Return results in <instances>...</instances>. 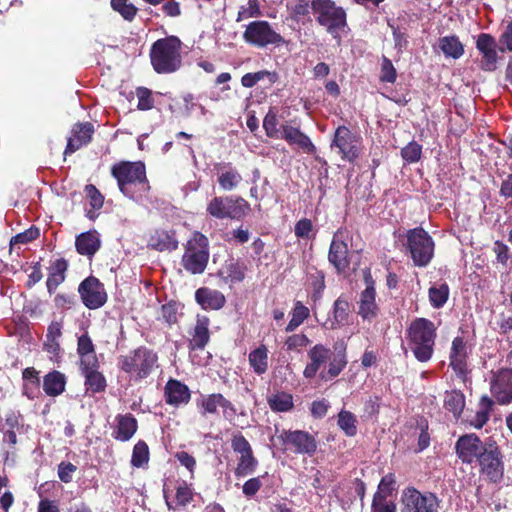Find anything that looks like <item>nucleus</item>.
I'll list each match as a JSON object with an SVG mask.
<instances>
[{
	"label": "nucleus",
	"instance_id": "1",
	"mask_svg": "<svg viewBox=\"0 0 512 512\" xmlns=\"http://www.w3.org/2000/svg\"><path fill=\"white\" fill-rule=\"evenodd\" d=\"M455 453L463 464H477L479 473L493 484L504 478V455L492 437L485 440L475 433L461 435L455 443Z\"/></svg>",
	"mask_w": 512,
	"mask_h": 512
},
{
	"label": "nucleus",
	"instance_id": "2",
	"mask_svg": "<svg viewBox=\"0 0 512 512\" xmlns=\"http://www.w3.org/2000/svg\"><path fill=\"white\" fill-rule=\"evenodd\" d=\"M307 357L309 362L303 370L306 379L315 378L319 372L322 380H332L341 374L348 363L344 342L336 343L333 351L324 344H315L308 350Z\"/></svg>",
	"mask_w": 512,
	"mask_h": 512
},
{
	"label": "nucleus",
	"instance_id": "3",
	"mask_svg": "<svg viewBox=\"0 0 512 512\" xmlns=\"http://www.w3.org/2000/svg\"><path fill=\"white\" fill-rule=\"evenodd\" d=\"M437 327L427 318H415L406 329V340L417 361L426 363L433 357Z\"/></svg>",
	"mask_w": 512,
	"mask_h": 512
},
{
	"label": "nucleus",
	"instance_id": "4",
	"mask_svg": "<svg viewBox=\"0 0 512 512\" xmlns=\"http://www.w3.org/2000/svg\"><path fill=\"white\" fill-rule=\"evenodd\" d=\"M182 42L174 35L156 40L150 48L149 57L154 71L170 74L182 66Z\"/></svg>",
	"mask_w": 512,
	"mask_h": 512
},
{
	"label": "nucleus",
	"instance_id": "5",
	"mask_svg": "<svg viewBox=\"0 0 512 512\" xmlns=\"http://www.w3.org/2000/svg\"><path fill=\"white\" fill-rule=\"evenodd\" d=\"M311 10L317 23L334 39L339 40V32L348 27L346 10L334 0H311Z\"/></svg>",
	"mask_w": 512,
	"mask_h": 512
},
{
	"label": "nucleus",
	"instance_id": "6",
	"mask_svg": "<svg viewBox=\"0 0 512 512\" xmlns=\"http://www.w3.org/2000/svg\"><path fill=\"white\" fill-rule=\"evenodd\" d=\"M118 367L136 380H142L158 367V354L146 346H139L128 354L121 355Z\"/></svg>",
	"mask_w": 512,
	"mask_h": 512
},
{
	"label": "nucleus",
	"instance_id": "7",
	"mask_svg": "<svg viewBox=\"0 0 512 512\" xmlns=\"http://www.w3.org/2000/svg\"><path fill=\"white\" fill-rule=\"evenodd\" d=\"M209 256L208 238L203 233L195 231L184 245L181 265L191 274H202L208 265Z\"/></svg>",
	"mask_w": 512,
	"mask_h": 512
},
{
	"label": "nucleus",
	"instance_id": "8",
	"mask_svg": "<svg viewBox=\"0 0 512 512\" xmlns=\"http://www.w3.org/2000/svg\"><path fill=\"white\" fill-rule=\"evenodd\" d=\"M403 247L417 267H426L434 256V240L422 227L409 229L406 232V242L403 243Z\"/></svg>",
	"mask_w": 512,
	"mask_h": 512
},
{
	"label": "nucleus",
	"instance_id": "9",
	"mask_svg": "<svg viewBox=\"0 0 512 512\" xmlns=\"http://www.w3.org/2000/svg\"><path fill=\"white\" fill-rule=\"evenodd\" d=\"M250 210V204L241 196H214L206 206L207 214L217 220H242Z\"/></svg>",
	"mask_w": 512,
	"mask_h": 512
},
{
	"label": "nucleus",
	"instance_id": "10",
	"mask_svg": "<svg viewBox=\"0 0 512 512\" xmlns=\"http://www.w3.org/2000/svg\"><path fill=\"white\" fill-rule=\"evenodd\" d=\"M111 175L116 179L121 193L132 197L130 185L142 184L148 190L149 184L146 177V167L142 161H120L111 167Z\"/></svg>",
	"mask_w": 512,
	"mask_h": 512
},
{
	"label": "nucleus",
	"instance_id": "11",
	"mask_svg": "<svg viewBox=\"0 0 512 512\" xmlns=\"http://www.w3.org/2000/svg\"><path fill=\"white\" fill-rule=\"evenodd\" d=\"M275 436L284 451L294 454L313 456L318 448L316 437L305 430L276 428Z\"/></svg>",
	"mask_w": 512,
	"mask_h": 512
},
{
	"label": "nucleus",
	"instance_id": "12",
	"mask_svg": "<svg viewBox=\"0 0 512 512\" xmlns=\"http://www.w3.org/2000/svg\"><path fill=\"white\" fill-rule=\"evenodd\" d=\"M243 39L247 44L257 48H265L269 45L281 46L286 43L266 20L250 22L243 32Z\"/></svg>",
	"mask_w": 512,
	"mask_h": 512
},
{
	"label": "nucleus",
	"instance_id": "13",
	"mask_svg": "<svg viewBox=\"0 0 512 512\" xmlns=\"http://www.w3.org/2000/svg\"><path fill=\"white\" fill-rule=\"evenodd\" d=\"M231 448L238 455L237 466L234 470L235 476L241 478L253 474L259 462L254 455L251 444L241 432L232 434Z\"/></svg>",
	"mask_w": 512,
	"mask_h": 512
},
{
	"label": "nucleus",
	"instance_id": "14",
	"mask_svg": "<svg viewBox=\"0 0 512 512\" xmlns=\"http://www.w3.org/2000/svg\"><path fill=\"white\" fill-rule=\"evenodd\" d=\"M401 502V512H438L441 500L433 492L408 487L402 492Z\"/></svg>",
	"mask_w": 512,
	"mask_h": 512
},
{
	"label": "nucleus",
	"instance_id": "15",
	"mask_svg": "<svg viewBox=\"0 0 512 512\" xmlns=\"http://www.w3.org/2000/svg\"><path fill=\"white\" fill-rule=\"evenodd\" d=\"M78 293L84 306L90 310L101 308L108 299L104 284L94 276L81 281Z\"/></svg>",
	"mask_w": 512,
	"mask_h": 512
},
{
	"label": "nucleus",
	"instance_id": "16",
	"mask_svg": "<svg viewBox=\"0 0 512 512\" xmlns=\"http://www.w3.org/2000/svg\"><path fill=\"white\" fill-rule=\"evenodd\" d=\"M360 137L353 133L347 126H339L334 133L332 147H337L341 158L354 162L359 156Z\"/></svg>",
	"mask_w": 512,
	"mask_h": 512
},
{
	"label": "nucleus",
	"instance_id": "17",
	"mask_svg": "<svg viewBox=\"0 0 512 512\" xmlns=\"http://www.w3.org/2000/svg\"><path fill=\"white\" fill-rule=\"evenodd\" d=\"M490 392L499 405L512 402V369L501 368L492 373Z\"/></svg>",
	"mask_w": 512,
	"mask_h": 512
},
{
	"label": "nucleus",
	"instance_id": "18",
	"mask_svg": "<svg viewBox=\"0 0 512 512\" xmlns=\"http://www.w3.org/2000/svg\"><path fill=\"white\" fill-rule=\"evenodd\" d=\"M364 279L366 288L360 294V299L358 301V315L364 321L370 322L378 316L380 309L376 303L375 282L369 271L365 273Z\"/></svg>",
	"mask_w": 512,
	"mask_h": 512
},
{
	"label": "nucleus",
	"instance_id": "19",
	"mask_svg": "<svg viewBox=\"0 0 512 512\" xmlns=\"http://www.w3.org/2000/svg\"><path fill=\"white\" fill-rule=\"evenodd\" d=\"M348 254V245L343 239V231L339 229L333 235L328 252V260L338 274L345 273L349 269Z\"/></svg>",
	"mask_w": 512,
	"mask_h": 512
},
{
	"label": "nucleus",
	"instance_id": "20",
	"mask_svg": "<svg viewBox=\"0 0 512 512\" xmlns=\"http://www.w3.org/2000/svg\"><path fill=\"white\" fill-rule=\"evenodd\" d=\"M94 131V125L91 122L74 124L64 154H73L81 147L88 145L92 141Z\"/></svg>",
	"mask_w": 512,
	"mask_h": 512
},
{
	"label": "nucleus",
	"instance_id": "21",
	"mask_svg": "<svg viewBox=\"0 0 512 512\" xmlns=\"http://www.w3.org/2000/svg\"><path fill=\"white\" fill-rule=\"evenodd\" d=\"M467 359V344L463 337L457 336L452 341L449 355V366L459 378L464 379L468 373Z\"/></svg>",
	"mask_w": 512,
	"mask_h": 512
},
{
	"label": "nucleus",
	"instance_id": "22",
	"mask_svg": "<svg viewBox=\"0 0 512 512\" xmlns=\"http://www.w3.org/2000/svg\"><path fill=\"white\" fill-rule=\"evenodd\" d=\"M476 48L482 54V69L493 71L497 63V43L495 38L488 33H480L477 38Z\"/></svg>",
	"mask_w": 512,
	"mask_h": 512
},
{
	"label": "nucleus",
	"instance_id": "23",
	"mask_svg": "<svg viewBox=\"0 0 512 512\" xmlns=\"http://www.w3.org/2000/svg\"><path fill=\"white\" fill-rule=\"evenodd\" d=\"M164 399L166 404L180 407L189 403L191 392L189 387L177 379H169L164 387Z\"/></svg>",
	"mask_w": 512,
	"mask_h": 512
},
{
	"label": "nucleus",
	"instance_id": "24",
	"mask_svg": "<svg viewBox=\"0 0 512 512\" xmlns=\"http://www.w3.org/2000/svg\"><path fill=\"white\" fill-rule=\"evenodd\" d=\"M81 374L84 376V385L89 395L102 393L106 390L107 381L105 376L99 371V362L91 365L87 362L84 366H80Z\"/></svg>",
	"mask_w": 512,
	"mask_h": 512
},
{
	"label": "nucleus",
	"instance_id": "25",
	"mask_svg": "<svg viewBox=\"0 0 512 512\" xmlns=\"http://www.w3.org/2000/svg\"><path fill=\"white\" fill-rule=\"evenodd\" d=\"M279 139L285 140L290 146H297L305 153L313 154L316 152V147L310 138L299 128L292 125L283 124L281 126V135Z\"/></svg>",
	"mask_w": 512,
	"mask_h": 512
},
{
	"label": "nucleus",
	"instance_id": "26",
	"mask_svg": "<svg viewBox=\"0 0 512 512\" xmlns=\"http://www.w3.org/2000/svg\"><path fill=\"white\" fill-rule=\"evenodd\" d=\"M214 170L217 173V182L223 191H233L239 187L243 178L232 163H216Z\"/></svg>",
	"mask_w": 512,
	"mask_h": 512
},
{
	"label": "nucleus",
	"instance_id": "27",
	"mask_svg": "<svg viewBox=\"0 0 512 512\" xmlns=\"http://www.w3.org/2000/svg\"><path fill=\"white\" fill-rule=\"evenodd\" d=\"M138 430V421L131 413L118 414L115 417V426L112 437L120 442L129 441Z\"/></svg>",
	"mask_w": 512,
	"mask_h": 512
},
{
	"label": "nucleus",
	"instance_id": "28",
	"mask_svg": "<svg viewBox=\"0 0 512 512\" xmlns=\"http://www.w3.org/2000/svg\"><path fill=\"white\" fill-rule=\"evenodd\" d=\"M179 241L175 230L156 229L149 237L147 246L150 249L164 252L174 251L178 248Z\"/></svg>",
	"mask_w": 512,
	"mask_h": 512
},
{
	"label": "nucleus",
	"instance_id": "29",
	"mask_svg": "<svg viewBox=\"0 0 512 512\" xmlns=\"http://www.w3.org/2000/svg\"><path fill=\"white\" fill-rule=\"evenodd\" d=\"M210 319L205 315H197L196 324L190 333L188 348L190 350H204L210 341Z\"/></svg>",
	"mask_w": 512,
	"mask_h": 512
},
{
	"label": "nucleus",
	"instance_id": "30",
	"mask_svg": "<svg viewBox=\"0 0 512 512\" xmlns=\"http://www.w3.org/2000/svg\"><path fill=\"white\" fill-rule=\"evenodd\" d=\"M247 266L241 259L229 258L225 261L218 275L225 283H240L245 279Z\"/></svg>",
	"mask_w": 512,
	"mask_h": 512
},
{
	"label": "nucleus",
	"instance_id": "31",
	"mask_svg": "<svg viewBox=\"0 0 512 512\" xmlns=\"http://www.w3.org/2000/svg\"><path fill=\"white\" fill-rule=\"evenodd\" d=\"M195 300L204 310H219L226 303L225 296L222 292L208 287L197 289L195 292Z\"/></svg>",
	"mask_w": 512,
	"mask_h": 512
},
{
	"label": "nucleus",
	"instance_id": "32",
	"mask_svg": "<svg viewBox=\"0 0 512 512\" xmlns=\"http://www.w3.org/2000/svg\"><path fill=\"white\" fill-rule=\"evenodd\" d=\"M351 304L345 295H340L333 303L332 318L328 319L329 328L337 329L349 323Z\"/></svg>",
	"mask_w": 512,
	"mask_h": 512
},
{
	"label": "nucleus",
	"instance_id": "33",
	"mask_svg": "<svg viewBox=\"0 0 512 512\" xmlns=\"http://www.w3.org/2000/svg\"><path fill=\"white\" fill-rule=\"evenodd\" d=\"M68 266V261L64 258L56 259L51 263L46 280L47 291L50 295L55 293L58 286L65 281Z\"/></svg>",
	"mask_w": 512,
	"mask_h": 512
},
{
	"label": "nucleus",
	"instance_id": "34",
	"mask_svg": "<svg viewBox=\"0 0 512 512\" xmlns=\"http://www.w3.org/2000/svg\"><path fill=\"white\" fill-rule=\"evenodd\" d=\"M67 377L58 370H52L43 377V390L47 396L57 397L66 388Z\"/></svg>",
	"mask_w": 512,
	"mask_h": 512
},
{
	"label": "nucleus",
	"instance_id": "35",
	"mask_svg": "<svg viewBox=\"0 0 512 512\" xmlns=\"http://www.w3.org/2000/svg\"><path fill=\"white\" fill-rule=\"evenodd\" d=\"M100 245V239L96 231L81 233L75 240L76 251L83 256H93L99 250Z\"/></svg>",
	"mask_w": 512,
	"mask_h": 512
},
{
	"label": "nucleus",
	"instance_id": "36",
	"mask_svg": "<svg viewBox=\"0 0 512 512\" xmlns=\"http://www.w3.org/2000/svg\"><path fill=\"white\" fill-rule=\"evenodd\" d=\"M466 406V398L461 390L445 391L443 407L453 414L455 420H459Z\"/></svg>",
	"mask_w": 512,
	"mask_h": 512
},
{
	"label": "nucleus",
	"instance_id": "37",
	"mask_svg": "<svg viewBox=\"0 0 512 512\" xmlns=\"http://www.w3.org/2000/svg\"><path fill=\"white\" fill-rule=\"evenodd\" d=\"M77 354L80 358L79 367L84 366L87 362H89L91 365L97 364L98 359L96 356L95 345L88 332H85L78 337Z\"/></svg>",
	"mask_w": 512,
	"mask_h": 512
},
{
	"label": "nucleus",
	"instance_id": "38",
	"mask_svg": "<svg viewBox=\"0 0 512 512\" xmlns=\"http://www.w3.org/2000/svg\"><path fill=\"white\" fill-rule=\"evenodd\" d=\"M494 404L495 401L491 397L487 395L481 396L478 403V410L470 422L471 426L475 429L483 428L490 419Z\"/></svg>",
	"mask_w": 512,
	"mask_h": 512
},
{
	"label": "nucleus",
	"instance_id": "39",
	"mask_svg": "<svg viewBox=\"0 0 512 512\" xmlns=\"http://www.w3.org/2000/svg\"><path fill=\"white\" fill-rule=\"evenodd\" d=\"M249 365L257 375H262L268 370V349L261 344L248 355Z\"/></svg>",
	"mask_w": 512,
	"mask_h": 512
},
{
	"label": "nucleus",
	"instance_id": "40",
	"mask_svg": "<svg viewBox=\"0 0 512 512\" xmlns=\"http://www.w3.org/2000/svg\"><path fill=\"white\" fill-rule=\"evenodd\" d=\"M439 48L446 57L453 59H459L464 54V45L456 35L441 37Z\"/></svg>",
	"mask_w": 512,
	"mask_h": 512
},
{
	"label": "nucleus",
	"instance_id": "41",
	"mask_svg": "<svg viewBox=\"0 0 512 512\" xmlns=\"http://www.w3.org/2000/svg\"><path fill=\"white\" fill-rule=\"evenodd\" d=\"M267 403L273 412H289L294 408L292 394L284 391L269 396Z\"/></svg>",
	"mask_w": 512,
	"mask_h": 512
},
{
	"label": "nucleus",
	"instance_id": "42",
	"mask_svg": "<svg viewBox=\"0 0 512 512\" xmlns=\"http://www.w3.org/2000/svg\"><path fill=\"white\" fill-rule=\"evenodd\" d=\"M310 316V310L301 301H296L291 311V319L285 327V332L295 331Z\"/></svg>",
	"mask_w": 512,
	"mask_h": 512
},
{
	"label": "nucleus",
	"instance_id": "43",
	"mask_svg": "<svg viewBox=\"0 0 512 512\" xmlns=\"http://www.w3.org/2000/svg\"><path fill=\"white\" fill-rule=\"evenodd\" d=\"M357 424L358 420L351 411L342 409L338 413L337 425L347 437H354L357 434Z\"/></svg>",
	"mask_w": 512,
	"mask_h": 512
},
{
	"label": "nucleus",
	"instance_id": "44",
	"mask_svg": "<svg viewBox=\"0 0 512 512\" xmlns=\"http://www.w3.org/2000/svg\"><path fill=\"white\" fill-rule=\"evenodd\" d=\"M450 289L447 283H442L439 286H431L428 291L429 301L433 308H442L448 298Z\"/></svg>",
	"mask_w": 512,
	"mask_h": 512
},
{
	"label": "nucleus",
	"instance_id": "45",
	"mask_svg": "<svg viewBox=\"0 0 512 512\" xmlns=\"http://www.w3.org/2000/svg\"><path fill=\"white\" fill-rule=\"evenodd\" d=\"M110 5L115 12L128 22H132L138 13V8L129 0H110Z\"/></svg>",
	"mask_w": 512,
	"mask_h": 512
},
{
	"label": "nucleus",
	"instance_id": "46",
	"mask_svg": "<svg viewBox=\"0 0 512 512\" xmlns=\"http://www.w3.org/2000/svg\"><path fill=\"white\" fill-rule=\"evenodd\" d=\"M150 452L147 443L139 440L133 447L131 465L136 468L143 467L149 462Z\"/></svg>",
	"mask_w": 512,
	"mask_h": 512
},
{
	"label": "nucleus",
	"instance_id": "47",
	"mask_svg": "<svg viewBox=\"0 0 512 512\" xmlns=\"http://www.w3.org/2000/svg\"><path fill=\"white\" fill-rule=\"evenodd\" d=\"M389 495L382 492H375L371 503V512H396V503L388 499Z\"/></svg>",
	"mask_w": 512,
	"mask_h": 512
},
{
	"label": "nucleus",
	"instance_id": "48",
	"mask_svg": "<svg viewBox=\"0 0 512 512\" xmlns=\"http://www.w3.org/2000/svg\"><path fill=\"white\" fill-rule=\"evenodd\" d=\"M278 116L274 108H270L263 119V128L266 136L273 139H279L281 130L278 129Z\"/></svg>",
	"mask_w": 512,
	"mask_h": 512
},
{
	"label": "nucleus",
	"instance_id": "49",
	"mask_svg": "<svg viewBox=\"0 0 512 512\" xmlns=\"http://www.w3.org/2000/svg\"><path fill=\"white\" fill-rule=\"evenodd\" d=\"M221 393H212L198 403V407L201 415L206 416L207 414H216L218 407H220Z\"/></svg>",
	"mask_w": 512,
	"mask_h": 512
},
{
	"label": "nucleus",
	"instance_id": "50",
	"mask_svg": "<svg viewBox=\"0 0 512 512\" xmlns=\"http://www.w3.org/2000/svg\"><path fill=\"white\" fill-rule=\"evenodd\" d=\"M311 340L304 333L292 334L284 341V348L288 352H300L310 344Z\"/></svg>",
	"mask_w": 512,
	"mask_h": 512
},
{
	"label": "nucleus",
	"instance_id": "51",
	"mask_svg": "<svg viewBox=\"0 0 512 512\" xmlns=\"http://www.w3.org/2000/svg\"><path fill=\"white\" fill-rule=\"evenodd\" d=\"M310 285L312 287L311 298L317 301L322 297L325 289V275L323 271L315 269V272L310 275Z\"/></svg>",
	"mask_w": 512,
	"mask_h": 512
},
{
	"label": "nucleus",
	"instance_id": "52",
	"mask_svg": "<svg viewBox=\"0 0 512 512\" xmlns=\"http://www.w3.org/2000/svg\"><path fill=\"white\" fill-rule=\"evenodd\" d=\"M422 155V146L416 141L409 142L401 149V156L406 163H416Z\"/></svg>",
	"mask_w": 512,
	"mask_h": 512
},
{
	"label": "nucleus",
	"instance_id": "53",
	"mask_svg": "<svg viewBox=\"0 0 512 512\" xmlns=\"http://www.w3.org/2000/svg\"><path fill=\"white\" fill-rule=\"evenodd\" d=\"M397 79V71L392 61L386 56L382 57L380 81L384 83H394Z\"/></svg>",
	"mask_w": 512,
	"mask_h": 512
},
{
	"label": "nucleus",
	"instance_id": "54",
	"mask_svg": "<svg viewBox=\"0 0 512 512\" xmlns=\"http://www.w3.org/2000/svg\"><path fill=\"white\" fill-rule=\"evenodd\" d=\"M138 98L137 108L142 111L150 110L154 107L152 92L146 87H138L136 90Z\"/></svg>",
	"mask_w": 512,
	"mask_h": 512
},
{
	"label": "nucleus",
	"instance_id": "55",
	"mask_svg": "<svg viewBox=\"0 0 512 512\" xmlns=\"http://www.w3.org/2000/svg\"><path fill=\"white\" fill-rule=\"evenodd\" d=\"M295 236L299 239H310L314 237L313 224L308 218H302L294 226Z\"/></svg>",
	"mask_w": 512,
	"mask_h": 512
},
{
	"label": "nucleus",
	"instance_id": "56",
	"mask_svg": "<svg viewBox=\"0 0 512 512\" xmlns=\"http://www.w3.org/2000/svg\"><path fill=\"white\" fill-rule=\"evenodd\" d=\"M85 192L90 200V205L93 210H99L103 207L104 196L93 184H87L85 186Z\"/></svg>",
	"mask_w": 512,
	"mask_h": 512
},
{
	"label": "nucleus",
	"instance_id": "57",
	"mask_svg": "<svg viewBox=\"0 0 512 512\" xmlns=\"http://www.w3.org/2000/svg\"><path fill=\"white\" fill-rule=\"evenodd\" d=\"M311 9L310 0H296L294 5L290 8L291 18L299 21L300 18L309 15Z\"/></svg>",
	"mask_w": 512,
	"mask_h": 512
},
{
	"label": "nucleus",
	"instance_id": "58",
	"mask_svg": "<svg viewBox=\"0 0 512 512\" xmlns=\"http://www.w3.org/2000/svg\"><path fill=\"white\" fill-rule=\"evenodd\" d=\"M6 430L22 431L24 427V418L19 411H10L5 415Z\"/></svg>",
	"mask_w": 512,
	"mask_h": 512
},
{
	"label": "nucleus",
	"instance_id": "59",
	"mask_svg": "<svg viewBox=\"0 0 512 512\" xmlns=\"http://www.w3.org/2000/svg\"><path fill=\"white\" fill-rule=\"evenodd\" d=\"M271 73L267 70H261L254 73H246L241 78V84L245 88L254 87L260 80L266 76H270Z\"/></svg>",
	"mask_w": 512,
	"mask_h": 512
},
{
	"label": "nucleus",
	"instance_id": "60",
	"mask_svg": "<svg viewBox=\"0 0 512 512\" xmlns=\"http://www.w3.org/2000/svg\"><path fill=\"white\" fill-rule=\"evenodd\" d=\"M193 500L192 489L184 482L176 489V501L177 505L184 507Z\"/></svg>",
	"mask_w": 512,
	"mask_h": 512
},
{
	"label": "nucleus",
	"instance_id": "61",
	"mask_svg": "<svg viewBox=\"0 0 512 512\" xmlns=\"http://www.w3.org/2000/svg\"><path fill=\"white\" fill-rule=\"evenodd\" d=\"M77 470V467L71 462L62 461L58 465V477L64 483L72 481V475Z\"/></svg>",
	"mask_w": 512,
	"mask_h": 512
},
{
	"label": "nucleus",
	"instance_id": "62",
	"mask_svg": "<svg viewBox=\"0 0 512 512\" xmlns=\"http://www.w3.org/2000/svg\"><path fill=\"white\" fill-rule=\"evenodd\" d=\"M39 237V230L37 228H30L26 231L17 234L11 239V245L13 244H27Z\"/></svg>",
	"mask_w": 512,
	"mask_h": 512
},
{
	"label": "nucleus",
	"instance_id": "63",
	"mask_svg": "<svg viewBox=\"0 0 512 512\" xmlns=\"http://www.w3.org/2000/svg\"><path fill=\"white\" fill-rule=\"evenodd\" d=\"M330 405L327 400L321 399L311 403L310 412L312 417L321 419L326 416Z\"/></svg>",
	"mask_w": 512,
	"mask_h": 512
},
{
	"label": "nucleus",
	"instance_id": "64",
	"mask_svg": "<svg viewBox=\"0 0 512 512\" xmlns=\"http://www.w3.org/2000/svg\"><path fill=\"white\" fill-rule=\"evenodd\" d=\"M54 304L57 308L70 309L76 304V296L69 293H59L54 297Z\"/></svg>",
	"mask_w": 512,
	"mask_h": 512
}]
</instances>
